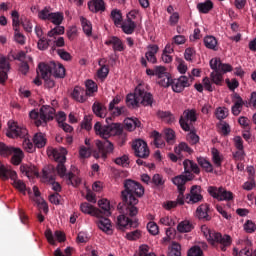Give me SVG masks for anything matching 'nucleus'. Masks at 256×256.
I'll return each instance as SVG.
<instances>
[{"mask_svg":"<svg viewBox=\"0 0 256 256\" xmlns=\"http://www.w3.org/2000/svg\"><path fill=\"white\" fill-rule=\"evenodd\" d=\"M189 134L187 136L189 142L192 144V145H196L199 143L200 141V137L195 133V128L192 127L191 130H189Z\"/></svg>","mask_w":256,"mask_h":256,"instance_id":"obj_55","label":"nucleus"},{"mask_svg":"<svg viewBox=\"0 0 256 256\" xmlns=\"http://www.w3.org/2000/svg\"><path fill=\"white\" fill-rule=\"evenodd\" d=\"M39 72L41 73L42 79L51 77L54 75L57 79H64L66 70L62 64H56L52 62L50 64L40 63L38 65Z\"/></svg>","mask_w":256,"mask_h":256,"instance_id":"obj_7","label":"nucleus"},{"mask_svg":"<svg viewBox=\"0 0 256 256\" xmlns=\"http://www.w3.org/2000/svg\"><path fill=\"white\" fill-rule=\"evenodd\" d=\"M193 181L192 179H189L187 175H178L172 178V182L175 186L178 188V192H185L186 190V183Z\"/></svg>","mask_w":256,"mask_h":256,"instance_id":"obj_21","label":"nucleus"},{"mask_svg":"<svg viewBox=\"0 0 256 256\" xmlns=\"http://www.w3.org/2000/svg\"><path fill=\"white\" fill-rule=\"evenodd\" d=\"M194 77L189 73L188 76L182 75L178 79H173L172 89L174 93H182L186 87H190Z\"/></svg>","mask_w":256,"mask_h":256,"instance_id":"obj_11","label":"nucleus"},{"mask_svg":"<svg viewBox=\"0 0 256 256\" xmlns=\"http://www.w3.org/2000/svg\"><path fill=\"white\" fill-rule=\"evenodd\" d=\"M164 138L169 145H173L175 142V131L172 129H166L164 131Z\"/></svg>","mask_w":256,"mask_h":256,"instance_id":"obj_54","label":"nucleus"},{"mask_svg":"<svg viewBox=\"0 0 256 256\" xmlns=\"http://www.w3.org/2000/svg\"><path fill=\"white\" fill-rule=\"evenodd\" d=\"M20 171L29 179L39 175L38 171L36 170V167L32 165H21Z\"/></svg>","mask_w":256,"mask_h":256,"instance_id":"obj_25","label":"nucleus"},{"mask_svg":"<svg viewBox=\"0 0 256 256\" xmlns=\"http://www.w3.org/2000/svg\"><path fill=\"white\" fill-rule=\"evenodd\" d=\"M214 7V4L211 0H207L205 2L198 3L197 9L200 13L207 15Z\"/></svg>","mask_w":256,"mask_h":256,"instance_id":"obj_33","label":"nucleus"},{"mask_svg":"<svg viewBox=\"0 0 256 256\" xmlns=\"http://www.w3.org/2000/svg\"><path fill=\"white\" fill-rule=\"evenodd\" d=\"M211 153H212V159H213L215 166L217 168H221L223 158L220 156V152L218 151L217 148L214 147V148H212Z\"/></svg>","mask_w":256,"mask_h":256,"instance_id":"obj_42","label":"nucleus"},{"mask_svg":"<svg viewBox=\"0 0 256 256\" xmlns=\"http://www.w3.org/2000/svg\"><path fill=\"white\" fill-rule=\"evenodd\" d=\"M235 99H237V101L235 102V104L232 106V113L234 116H239L240 113L242 112L243 109V99L241 98V96L239 94H235L234 95Z\"/></svg>","mask_w":256,"mask_h":256,"instance_id":"obj_31","label":"nucleus"},{"mask_svg":"<svg viewBox=\"0 0 256 256\" xmlns=\"http://www.w3.org/2000/svg\"><path fill=\"white\" fill-rule=\"evenodd\" d=\"M11 17H12V25H13V30L14 29H19L20 27V15L18 13V11L13 10L11 13Z\"/></svg>","mask_w":256,"mask_h":256,"instance_id":"obj_60","label":"nucleus"},{"mask_svg":"<svg viewBox=\"0 0 256 256\" xmlns=\"http://www.w3.org/2000/svg\"><path fill=\"white\" fill-rule=\"evenodd\" d=\"M201 187L198 185L192 186V189L190 191V194H187L186 196V202L188 204H197L199 202H202L203 196L200 194Z\"/></svg>","mask_w":256,"mask_h":256,"instance_id":"obj_15","label":"nucleus"},{"mask_svg":"<svg viewBox=\"0 0 256 256\" xmlns=\"http://www.w3.org/2000/svg\"><path fill=\"white\" fill-rule=\"evenodd\" d=\"M211 69L218 70L222 75L223 73H230L232 66L230 64L222 63L220 58H213L210 61Z\"/></svg>","mask_w":256,"mask_h":256,"instance_id":"obj_17","label":"nucleus"},{"mask_svg":"<svg viewBox=\"0 0 256 256\" xmlns=\"http://www.w3.org/2000/svg\"><path fill=\"white\" fill-rule=\"evenodd\" d=\"M184 174L189 178V180H194L195 175H199L201 170L197 163L190 159H185L183 162Z\"/></svg>","mask_w":256,"mask_h":256,"instance_id":"obj_13","label":"nucleus"},{"mask_svg":"<svg viewBox=\"0 0 256 256\" xmlns=\"http://www.w3.org/2000/svg\"><path fill=\"white\" fill-rule=\"evenodd\" d=\"M169 256H181V245L179 243H172V249Z\"/></svg>","mask_w":256,"mask_h":256,"instance_id":"obj_63","label":"nucleus"},{"mask_svg":"<svg viewBox=\"0 0 256 256\" xmlns=\"http://www.w3.org/2000/svg\"><path fill=\"white\" fill-rule=\"evenodd\" d=\"M105 45H112L113 46V51H119L122 52L124 51L125 47L120 38L117 36H111L105 41Z\"/></svg>","mask_w":256,"mask_h":256,"instance_id":"obj_23","label":"nucleus"},{"mask_svg":"<svg viewBox=\"0 0 256 256\" xmlns=\"http://www.w3.org/2000/svg\"><path fill=\"white\" fill-rule=\"evenodd\" d=\"M50 42H51L50 39H46L45 37L40 38L37 43L38 49L40 51H46V49H48V47H49Z\"/></svg>","mask_w":256,"mask_h":256,"instance_id":"obj_62","label":"nucleus"},{"mask_svg":"<svg viewBox=\"0 0 256 256\" xmlns=\"http://www.w3.org/2000/svg\"><path fill=\"white\" fill-rule=\"evenodd\" d=\"M113 117H119L127 114V108L125 106L115 107L113 110H109Z\"/></svg>","mask_w":256,"mask_h":256,"instance_id":"obj_57","label":"nucleus"},{"mask_svg":"<svg viewBox=\"0 0 256 256\" xmlns=\"http://www.w3.org/2000/svg\"><path fill=\"white\" fill-rule=\"evenodd\" d=\"M15 147L8 146L3 142H0V155L2 157H8L12 155V152L14 151Z\"/></svg>","mask_w":256,"mask_h":256,"instance_id":"obj_46","label":"nucleus"},{"mask_svg":"<svg viewBox=\"0 0 256 256\" xmlns=\"http://www.w3.org/2000/svg\"><path fill=\"white\" fill-rule=\"evenodd\" d=\"M71 97L74 101H77L78 103H85L88 95L84 88L76 86L71 93Z\"/></svg>","mask_w":256,"mask_h":256,"instance_id":"obj_22","label":"nucleus"},{"mask_svg":"<svg viewBox=\"0 0 256 256\" xmlns=\"http://www.w3.org/2000/svg\"><path fill=\"white\" fill-rule=\"evenodd\" d=\"M158 115L159 118H161L164 122H166L169 125H172L175 122L174 115L169 111H160Z\"/></svg>","mask_w":256,"mask_h":256,"instance_id":"obj_38","label":"nucleus"},{"mask_svg":"<svg viewBox=\"0 0 256 256\" xmlns=\"http://www.w3.org/2000/svg\"><path fill=\"white\" fill-rule=\"evenodd\" d=\"M121 29L126 35H133L136 29V23L131 20V18H127L126 21L121 25Z\"/></svg>","mask_w":256,"mask_h":256,"instance_id":"obj_28","label":"nucleus"},{"mask_svg":"<svg viewBox=\"0 0 256 256\" xmlns=\"http://www.w3.org/2000/svg\"><path fill=\"white\" fill-rule=\"evenodd\" d=\"M135 157L140 159H148L150 156V150L148 148L147 143L144 140L137 139L133 142L132 145Z\"/></svg>","mask_w":256,"mask_h":256,"instance_id":"obj_12","label":"nucleus"},{"mask_svg":"<svg viewBox=\"0 0 256 256\" xmlns=\"http://www.w3.org/2000/svg\"><path fill=\"white\" fill-rule=\"evenodd\" d=\"M188 256H203V250L199 246H193L190 248Z\"/></svg>","mask_w":256,"mask_h":256,"instance_id":"obj_64","label":"nucleus"},{"mask_svg":"<svg viewBox=\"0 0 256 256\" xmlns=\"http://www.w3.org/2000/svg\"><path fill=\"white\" fill-rule=\"evenodd\" d=\"M181 152L188 153L189 155H192L193 149L188 146L187 143L181 142L178 147L175 148V154L180 155Z\"/></svg>","mask_w":256,"mask_h":256,"instance_id":"obj_45","label":"nucleus"},{"mask_svg":"<svg viewBox=\"0 0 256 256\" xmlns=\"http://www.w3.org/2000/svg\"><path fill=\"white\" fill-rule=\"evenodd\" d=\"M48 21L53 25H61L64 21V15L62 12H52Z\"/></svg>","mask_w":256,"mask_h":256,"instance_id":"obj_37","label":"nucleus"},{"mask_svg":"<svg viewBox=\"0 0 256 256\" xmlns=\"http://www.w3.org/2000/svg\"><path fill=\"white\" fill-rule=\"evenodd\" d=\"M33 192H34V195L36 197L35 202L38 205H40L42 207L44 213L47 214L48 213V205H47V203L43 199L39 198L40 195H41V193L39 191V188L37 186H34L33 187Z\"/></svg>","mask_w":256,"mask_h":256,"instance_id":"obj_35","label":"nucleus"},{"mask_svg":"<svg viewBox=\"0 0 256 256\" xmlns=\"http://www.w3.org/2000/svg\"><path fill=\"white\" fill-rule=\"evenodd\" d=\"M159 47L155 44L148 46V51L145 54V57L149 63H157V58L155 56L156 53H158Z\"/></svg>","mask_w":256,"mask_h":256,"instance_id":"obj_26","label":"nucleus"},{"mask_svg":"<svg viewBox=\"0 0 256 256\" xmlns=\"http://www.w3.org/2000/svg\"><path fill=\"white\" fill-rule=\"evenodd\" d=\"M48 155L58 163L56 170L60 178L67 180L68 185L73 187L80 186L81 178L72 172L67 173L66 166L64 165L66 163V157L64 154L60 153L57 149H51L48 151Z\"/></svg>","mask_w":256,"mask_h":256,"instance_id":"obj_3","label":"nucleus"},{"mask_svg":"<svg viewBox=\"0 0 256 256\" xmlns=\"http://www.w3.org/2000/svg\"><path fill=\"white\" fill-rule=\"evenodd\" d=\"M197 162L207 173H213L212 164L203 157H198Z\"/></svg>","mask_w":256,"mask_h":256,"instance_id":"obj_43","label":"nucleus"},{"mask_svg":"<svg viewBox=\"0 0 256 256\" xmlns=\"http://www.w3.org/2000/svg\"><path fill=\"white\" fill-rule=\"evenodd\" d=\"M8 126L9 130L6 133L8 138H25V136L28 134L27 129L17 126L14 122H8Z\"/></svg>","mask_w":256,"mask_h":256,"instance_id":"obj_14","label":"nucleus"},{"mask_svg":"<svg viewBox=\"0 0 256 256\" xmlns=\"http://www.w3.org/2000/svg\"><path fill=\"white\" fill-rule=\"evenodd\" d=\"M81 25L83 27V31L87 37H91L92 35V24L89 20L84 18L83 16L80 18Z\"/></svg>","mask_w":256,"mask_h":256,"instance_id":"obj_40","label":"nucleus"},{"mask_svg":"<svg viewBox=\"0 0 256 256\" xmlns=\"http://www.w3.org/2000/svg\"><path fill=\"white\" fill-rule=\"evenodd\" d=\"M0 178L3 181L12 180L14 187L20 192L24 193L26 191V185L22 180H17V173L14 170H11L9 167H6L0 162Z\"/></svg>","mask_w":256,"mask_h":256,"instance_id":"obj_8","label":"nucleus"},{"mask_svg":"<svg viewBox=\"0 0 256 256\" xmlns=\"http://www.w3.org/2000/svg\"><path fill=\"white\" fill-rule=\"evenodd\" d=\"M80 209L82 211V213L86 214V215H90L96 218H100L102 216V211L96 207H94L93 205H91L88 202H83L80 205Z\"/></svg>","mask_w":256,"mask_h":256,"instance_id":"obj_18","label":"nucleus"},{"mask_svg":"<svg viewBox=\"0 0 256 256\" xmlns=\"http://www.w3.org/2000/svg\"><path fill=\"white\" fill-rule=\"evenodd\" d=\"M107 217L108 216H103V215H101L100 217H97L98 220L96 221V224L101 231H103L107 235H112L113 231L111 229L112 228L111 220L108 219Z\"/></svg>","mask_w":256,"mask_h":256,"instance_id":"obj_16","label":"nucleus"},{"mask_svg":"<svg viewBox=\"0 0 256 256\" xmlns=\"http://www.w3.org/2000/svg\"><path fill=\"white\" fill-rule=\"evenodd\" d=\"M124 188L125 190L122 191L123 205L119 204L118 206L121 209V214L117 217V229L121 231L138 228L139 223L136 216L139 210L136 205L139 203L138 198L144 195L143 186L134 180H125Z\"/></svg>","mask_w":256,"mask_h":256,"instance_id":"obj_1","label":"nucleus"},{"mask_svg":"<svg viewBox=\"0 0 256 256\" xmlns=\"http://www.w3.org/2000/svg\"><path fill=\"white\" fill-rule=\"evenodd\" d=\"M238 123L244 130H251V121L247 117L241 116Z\"/></svg>","mask_w":256,"mask_h":256,"instance_id":"obj_61","label":"nucleus"},{"mask_svg":"<svg viewBox=\"0 0 256 256\" xmlns=\"http://www.w3.org/2000/svg\"><path fill=\"white\" fill-rule=\"evenodd\" d=\"M158 79V84L161 87H170V85L173 86V79L171 78V75L169 73Z\"/></svg>","mask_w":256,"mask_h":256,"instance_id":"obj_47","label":"nucleus"},{"mask_svg":"<svg viewBox=\"0 0 256 256\" xmlns=\"http://www.w3.org/2000/svg\"><path fill=\"white\" fill-rule=\"evenodd\" d=\"M210 78L212 83L219 86H221L224 81L223 74L216 69H213V72L211 73Z\"/></svg>","mask_w":256,"mask_h":256,"instance_id":"obj_39","label":"nucleus"},{"mask_svg":"<svg viewBox=\"0 0 256 256\" xmlns=\"http://www.w3.org/2000/svg\"><path fill=\"white\" fill-rule=\"evenodd\" d=\"M11 156H12L11 163L14 166H19L24 158V153L20 148L14 147Z\"/></svg>","mask_w":256,"mask_h":256,"instance_id":"obj_29","label":"nucleus"},{"mask_svg":"<svg viewBox=\"0 0 256 256\" xmlns=\"http://www.w3.org/2000/svg\"><path fill=\"white\" fill-rule=\"evenodd\" d=\"M85 91L87 93V97H91L93 93H96V91H98V86L93 80H87Z\"/></svg>","mask_w":256,"mask_h":256,"instance_id":"obj_44","label":"nucleus"},{"mask_svg":"<svg viewBox=\"0 0 256 256\" xmlns=\"http://www.w3.org/2000/svg\"><path fill=\"white\" fill-rule=\"evenodd\" d=\"M14 39L16 43H19V45H25L26 38L20 32L19 28L14 29Z\"/></svg>","mask_w":256,"mask_h":256,"instance_id":"obj_56","label":"nucleus"},{"mask_svg":"<svg viewBox=\"0 0 256 256\" xmlns=\"http://www.w3.org/2000/svg\"><path fill=\"white\" fill-rule=\"evenodd\" d=\"M115 164L127 168L129 166V157L128 155H123L115 159Z\"/></svg>","mask_w":256,"mask_h":256,"instance_id":"obj_59","label":"nucleus"},{"mask_svg":"<svg viewBox=\"0 0 256 256\" xmlns=\"http://www.w3.org/2000/svg\"><path fill=\"white\" fill-rule=\"evenodd\" d=\"M10 67L6 57L0 56V83H5L6 79H8L7 71H9Z\"/></svg>","mask_w":256,"mask_h":256,"instance_id":"obj_24","label":"nucleus"},{"mask_svg":"<svg viewBox=\"0 0 256 256\" xmlns=\"http://www.w3.org/2000/svg\"><path fill=\"white\" fill-rule=\"evenodd\" d=\"M165 184V180L163 179L162 175L160 174H155L151 180V185L157 187V188H162Z\"/></svg>","mask_w":256,"mask_h":256,"instance_id":"obj_53","label":"nucleus"},{"mask_svg":"<svg viewBox=\"0 0 256 256\" xmlns=\"http://www.w3.org/2000/svg\"><path fill=\"white\" fill-rule=\"evenodd\" d=\"M42 178L49 183L55 181V168L53 166L44 167L42 170Z\"/></svg>","mask_w":256,"mask_h":256,"instance_id":"obj_27","label":"nucleus"},{"mask_svg":"<svg viewBox=\"0 0 256 256\" xmlns=\"http://www.w3.org/2000/svg\"><path fill=\"white\" fill-rule=\"evenodd\" d=\"M88 9L91 13H104L106 4L104 0H91L88 2Z\"/></svg>","mask_w":256,"mask_h":256,"instance_id":"obj_20","label":"nucleus"},{"mask_svg":"<svg viewBox=\"0 0 256 256\" xmlns=\"http://www.w3.org/2000/svg\"><path fill=\"white\" fill-rule=\"evenodd\" d=\"M152 138L154 139V144H155L156 148H158V149L159 148H164L165 142L162 139V136L159 132L153 131L152 132Z\"/></svg>","mask_w":256,"mask_h":256,"instance_id":"obj_50","label":"nucleus"},{"mask_svg":"<svg viewBox=\"0 0 256 256\" xmlns=\"http://www.w3.org/2000/svg\"><path fill=\"white\" fill-rule=\"evenodd\" d=\"M208 193L210 196L219 202H230L234 199V194L231 191H228L224 187H216V186H209Z\"/></svg>","mask_w":256,"mask_h":256,"instance_id":"obj_10","label":"nucleus"},{"mask_svg":"<svg viewBox=\"0 0 256 256\" xmlns=\"http://www.w3.org/2000/svg\"><path fill=\"white\" fill-rule=\"evenodd\" d=\"M94 130L97 135H99L104 140H96L95 146L97 149L94 150L95 159H107V156L114 151V145L107 140L112 136H121L123 134V129L121 124H111L102 126L100 122L95 124Z\"/></svg>","mask_w":256,"mask_h":256,"instance_id":"obj_2","label":"nucleus"},{"mask_svg":"<svg viewBox=\"0 0 256 256\" xmlns=\"http://www.w3.org/2000/svg\"><path fill=\"white\" fill-rule=\"evenodd\" d=\"M210 205L207 203L201 204L196 210V217L199 220L209 222L212 217L209 215Z\"/></svg>","mask_w":256,"mask_h":256,"instance_id":"obj_19","label":"nucleus"},{"mask_svg":"<svg viewBox=\"0 0 256 256\" xmlns=\"http://www.w3.org/2000/svg\"><path fill=\"white\" fill-rule=\"evenodd\" d=\"M177 230L180 233H189L193 230V225L190 223V221L185 220L179 223Z\"/></svg>","mask_w":256,"mask_h":256,"instance_id":"obj_41","label":"nucleus"},{"mask_svg":"<svg viewBox=\"0 0 256 256\" xmlns=\"http://www.w3.org/2000/svg\"><path fill=\"white\" fill-rule=\"evenodd\" d=\"M51 15H52V12L50 7H45L44 9L38 12V17L42 21H49Z\"/></svg>","mask_w":256,"mask_h":256,"instance_id":"obj_52","label":"nucleus"},{"mask_svg":"<svg viewBox=\"0 0 256 256\" xmlns=\"http://www.w3.org/2000/svg\"><path fill=\"white\" fill-rule=\"evenodd\" d=\"M33 142L36 148L42 149L46 146L47 139L43 133L39 132L33 137Z\"/></svg>","mask_w":256,"mask_h":256,"instance_id":"obj_34","label":"nucleus"},{"mask_svg":"<svg viewBox=\"0 0 256 256\" xmlns=\"http://www.w3.org/2000/svg\"><path fill=\"white\" fill-rule=\"evenodd\" d=\"M55 109L49 105H43L40 109V112L32 110L29 113L31 120H34L35 126H46L49 121L54 119Z\"/></svg>","mask_w":256,"mask_h":256,"instance_id":"obj_6","label":"nucleus"},{"mask_svg":"<svg viewBox=\"0 0 256 256\" xmlns=\"http://www.w3.org/2000/svg\"><path fill=\"white\" fill-rule=\"evenodd\" d=\"M201 231L208 240V242L217 250L226 252L227 248L232 244L230 235H222L220 232L209 229L206 225L201 227Z\"/></svg>","mask_w":256,"mask_h":256,"instance_id":"obj_4","label":"nucleus"},{"mask_svg":"<svg viewBox=\"0 0 256 256\" xmlns=\"http://www.w3.org/2000/svg\"><path fill=\"white\" fill-rule=\"evenodd\" d=\"M141 122L138 119L128 118L125 120V128L129 132L134 131L136 128H140Z\"/></svg>","mask_w":256,"mask_h":256,"instance_id":"obj_36","label":"nucleus"},{"mask_svg":"<svg viewBox=\"0 0 256 256\" xmlns=\"http://www.w3.org/2000/svg\"><path fill=\"white\" fill-rule=\"evenodd\" d=\"M197 121V113L195 109H187L179 119L180 127L184 132L191 131L193 124Z\"/></svg>","mask_w":256,"mask_h":256,"instance_id":"obj_9","label":"nucleus"},{"mask_svg":"<svg viewBox=\"0 0 256 256\" xmlns=\"http://www.w3.org/2000/svg\"><path fill=\"white\" fill-rule=\"evenodd\" d=\"M95 150H97V146L94 150L91 149L90 147L87 148L85 146H81L79 150V156L81 159H87L91 156V153H93V157H94Z\"/></svg>","mask_w":256,"mask_h":256,"instance_id":"obj_48","label":"nucleus"},{"mask_svg":"<svg viewBox=\"0 0 256 256\" xmlns=\"http://www.w3.org/2000/svg\"><path fill=\"white\" fill-rule=\"evenodd\" d=\"M65 28L60 25H56L55 28L48 32V37H55V35H64Z\"/></svg>","mask_w":256,"mask_h":256,"instance_id":"obj_58","label":"nucleus"},{"mask_svg":"<svg viewBox=\"0 0 256 256\" xmlns=\"http://www.w3.org/2000/svg\"><path fill=\"white\" fill-rule=\"evenodd\" d=\"M99 210L102 212V216L109 217L111 215L110 202L107 199H101L98 202Z\"/></svg>","mask_w":256,"mask_h":256,"instance_id":"obj_32","label":"nucleus"},{"mask_svg":"<svg viewBox=\"0 0 256 256\" xmlns=\"http://www.w3.org/2000/svg\"><path fill=\"white\" fill-rule=\"evenodd\" d=\"M93 113L98 118H105L107 114V108L100 102H95L92 106Z\"/></svg>","mask_w":256,"mask_h":256,"instance_id":"obj_30","label":"nucleus"},{"mask_svg":"<svg viewBox=\"0 0 256 256\" xmlns=\"http://www.w3.org/2000/svg\"><path fill=\"white\" fill-rule=\"evenodd\" d=\"M204 43L207 49H212L213 51H216L217 47V40L214 36H207L204 38Z\"/></svg>","mask_w":256,"mask_h":256,"instance_id":"obj_49","label":"nucleus"},{"mask_svg":"<svg viewBox=\"0 0 256 256\" xmlns=\"http://www.w3.org/2000/svg\"><path fill=\"white\" fill-rule=\"evenodd\" d=\"M152 103L153 95L150 92L140 89L139 87L135 89V93H130L126 97L127 107H130L131 109L139 107V104L148 107L151 106Z\"/></svg>","mask_w":256,"mask_h":256,"instance_id":"obj_5","label":"nucleus"},{"mask_svg":"<svg viewBox=\"0 0 256 256\" xmlns=\"http://www.w3.org/2000/svg\"><path fill=\"white\" fill-rule=\"evenodd\" d=\"M111 19H113L114 24L116 25V27H119V25H121V23L123 21L121 11H119L117 9L112 10Z\"/></svg>","mask_w":256,"mask_h":256,"instance_id":"obj_51","label":"nucleus"}]
</instances>
